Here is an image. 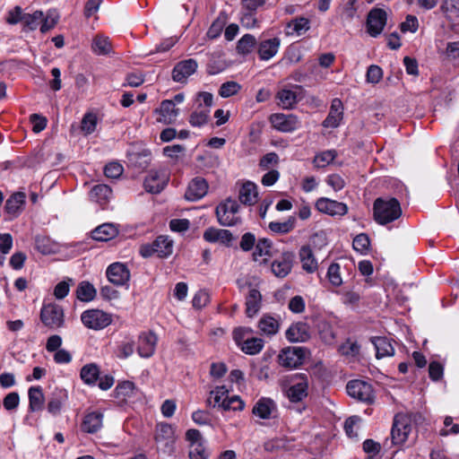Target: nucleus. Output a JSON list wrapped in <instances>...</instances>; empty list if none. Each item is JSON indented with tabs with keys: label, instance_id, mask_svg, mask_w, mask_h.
Wrapping results in <instances>:
<instances>
[{
	"label": "nucleus",
	"instance_id": "9b49d317",
	"mask_svg": "<svg viewBox=\"0 0 459 459\" xmlns=\"http://www.w3.org/2000/svg\"><path fill=\"white\" fill-rule=\"evenodd\" d=\"M272 126L283 133H290L300 127L299 117L293 114L274 113L269 117Z\"/></svg>",
	"mask_w": 459,
	"mask_h": 459
},
{
	"label": "nucleus",
	"instance_id": "864d4df0",
	"mask_svg": "<svg viewBox=\"0 0 459 459\" xmlns=\"http://www.w3.org/2000/svg\"><path fill=\"white\" fill-rule=\"evenodd\" d=\"M98 124L97 115L94 113H86L81 123V129L85 134L93 133Z\"/></svg>",
	"mask_w": 459,
	"mask_h": 459
},
{
	"label": "nucleus",
	"instance_id": "20e7f679",
	"mask_svg": "<svg viewBox=\"0 0 459 459\" xmlns=\"http://www.w3.org/2000/svg\"><path fill=\"white\" fill-rule=\"evenodd\" d=\"M212 95L209 92H200L196 98L197 107L190 116L189 123L193 126H202L208 122L210 108L212 105Z\"/></svg>",
	"mask_w": 459,
	"mask_h": 459
},
{
	"label": "nucleus",
	"instance_id": "1a4fd4ad",
	"mask_svg": "<svg viewBox=\"0 0 459 459\" xmlns=\"http://www.w3.org/2000/svg\"><path fill=\"white\" fill-rule=\"evenodd\" d=\"M387 22V13L378 7L372 8L367 16L366 30L369 36L378 37Z\"/></svg>",
	"mask_w": 459,
	"mask_h": 459
},
{
	"label": "nucleus",
	"instance_id": "f8f14e48",
	"mask_svg": "<svg viewBox=\"0 0 459 459\" xmlns=\"http://www.w3.org/2000/svg\"><path fill=\"white\" fill-rule=\"evenodd\" d=\"M186 438L189 442L190 459H208L209 453L206 451L199 430L188 429L186 433Z\"/></svg>",
	"mask_w": 459,
	"mask_h": 459
},
{
	"label": "nucleus",
	"instance_id": "a878e982",
	"mask_svg": "<svg viewBox=\"0 0 459 459\" xmlns=\"http://www.w3.org/2000/svg\"><path fill=\"white\" fill-rule=\"evenodd\" d=\"M157 336L152 333H143L138 338L137 352L142 358H150L154 354L157 345Z\"/></svg>",
	"mask_w": 459,
	"mask_h": 459
},
{
	"label": "nucleus",
	"instance_id": "49530a36",
	"mask_svg": "<svg viewBox=\"0 0 459 459\" xmlns=\"http://www.w3.org/2000/svg\"><path fill=\"white\" fill-rule=\"evenodd\" d=\"M296 225V218L290 216L287 221L283 222L271 221L269 223V229L275 233L287 234L290 232Z\"/></svg>",
	"mask_w": 459,
	"mask_h": 459
},
{
	"label": "nucleus",
	"instance_id": "39448f33",
	"mask_svg": "<svg viewBox=\"0 0 459 459\" xmlns=\"http://www.w3.org/2000/svg\"><path fill=\"white\" fill-rule=\"evenodd\" d=\"M348 394L367 404H372L375 402V394L372 385L360 379H353L348 382L346 385Z\"/></svg>",
	"mask_w": 459,
	"mask_h": 459
},
{
	"label": "nucleus",
	"instance_id": "4be33fe9",
	"mask_svg": "<svg viewBox=\"0 0 459 459\" xmlns=\"http://www.w3.org/2000/svg\"><path fill=\"white\" fill-rule=\"evenodd\" d=\"M285 338L290 342H305L310 338L309 326L299 321L292 323L285 332Z\"/></svg>",
	"mask_w": 459,
	"mask_h": 459
},
{
	"label": "nucleus",
	"instance_id": "c85d7f7f",
	"mask_svg": "<svg viewBox=\"0 0 459 459\" xmlns=\"http://www.w3.org/2000/svg\"><path fill=\"white\" fill-rule=\"evenodd\" d=\"M102 425L103 414L100 411H91L84 416L81 429L83 432L94 434L102 428Z\"/></svg>",
	"mask_w": 459,
	"mask_h": 459
},
{
	"label": "nucleus",
	"instance_id": "423d86ee",
	"mask_svg": "<svg viewBox=\"0 0 459 459\" xmlns=\"http://www.w3.org/2000/svg\"><path fill=\"white\" fill-rule=\"evenodd\" d=\"M173 242L166 236H159L152 244H144L140 247L143 257L157 255L159 257H167L172 254Z\"/></svg>",
	"mask_w": 459,
	"mask_h": 459
},
{
	"label": "nucleus",
	"instance_id": "473e14b6",
	"mask_svg": "<svg viewBox=\"0 0 459 459\" xmlns=\"http://www.w3.org/2000/svg\"><path fill=\"white\" fill-rule=\"evenodd\" d=\"M273 242L271 239L263 238L255 241L252 259L258 261L259 257L265 256L264 263H266L269 257L273 256Z\"/></svg>",
	"mask_w": 459,
	"mask_h": 459
},
{
	"label": "nucleus",
	"instance_id": "79ce46f5",
	"mask_svg": "<svg viewBox=\"0 0 459 459\" xmlns=\"http://www.w3.org/2000/svg\"><path fill=\"white\" fill-rule=\"evenodd\" d=\"M264 346V341L262 338L252 335L244 342L239 349L247 355H256L263 350Z\"/></svg>",
	"mask_w": 459,
	"mask_h": 459
},
{
	"label": "nucleus",
	"instance_id": "0e129e2a",
	"mask_svg": "<svg viewBox=\"0 0 459 459\" xmlns=\"http://www.w3.org/2000/svg\"><path fill=\"white\" fill-rule=\"evenodd\" d=\"M288 308L294 314L303 313L306 308L305 299L299 295L292 297L289 301Z\"/></svg>",
	"mask_w": 459,
	"mask_h": 459
},
{
	"label": "nucleus",
	"instance_id": "774afa93",
	"mask_svg": "<svg viewBox=\"0 0 459 459\" xmlns=\"http://www.w3.org/2000/svg\"><path fill=\"white\" fill-rule=\"evenodd\" d=\"M363 451L368 454V456H375L379 454L381 450V445L370 438L366 439L362 444Z\"/></svg>",
	"mask_w": 459,
	"mask_h": 459
},
{
	"label": "nucleus",
	"instance_id": "0eeeda50",
	"mask_svg": "<svg viewBox=\"0 0 459 459\" xmlns=\"http://www.w3.org/2000/svg\"><path fill=\"white\" fill-rule=\"evenodd\" d=\"M64 317V310L61 306L55 303L43 305L40 320L47 327L53 330L62 327L65 323Z\"/></svg>",
	"mask_w": 459,
	"mask_h": 459
},
{
	"label": "nucleus",
	"instance_id": "338daca9",
	"mask_svg": "<svg viewBox=\"0 0 459 459\" xmlns=\"http://www.w3.org/2000/svg\"><path fill=\"white\" fill-rule=\"evenodd\" d=\"M123 167L121 164L117 162H110L106 165L104 169V174L107 178H117L123 173Z\"/></svg>",
	"mask_w": 459,
	"mask_h": 459
},
{
	"label": "nucleus",
	"instance_id": "58836bf2",
	"mask_svg": "<svg viewBox=\"0 0 459 459\" xmlns=\"http://www.w3.org/2000/svg\"><path fill=\"white\" fill-rule=\"evenodd\" d=\"M112 195L111 188L107 185H97L90 192L91 200L104 206L108 204Z\"/></svg>",
	"mask_w": 459,
	"mask_h": 459
},
{
	"label": "nucleus",
	"instance_id": "aec40b11",
	"mask_svg": "<svg viewBox=\"0 0 459 459\" xmlns=\"http://www.w3.org/2000/svg\"><path fill=\"white\" fill-rule=\"evenodd\" d=\"M108 281L117 286L126 284L130 279V271L125 264L117 262L111 264L106 272Z\"/></svg>",
	"mask_w": 459,
	"mask_h": 459
},
{
	"label": "nucleus",
	"instance_id": "2f4dec72",
	"mask_svg": "<svg viewBox=\"0 0 459 459\" xmlns=\"http://www.w3.org/2000/svg\"><path fill=\"white\" fill-rule=\"evenodd\" d=\"M370 341L375 347L377 359L394 356V348L387 337L374 336Z\"/></svg>",
	"mask_w": 459,
	"mask_h": 459
},
{
	"label": "nucleus",
	"instance_id": "bb28decb",
	"mask_svg": "<svg viewBox=\"0 0 459 459\" xmlns=\"http://www.w3.org/2000/svg\"><path fill=\"white\" fill-rule=\"evenodd\" d=\"M178 111V108L175 107L174 101L165 100L160 103V108L156 110L159 114L157 120L158 122L167 125L172 124L176 121L179 113Z\"/></svg>",
	"mask_w": 459,
	"mask_h": 459
},
{
	"label": "nucleus",
	"instance_id": "a18cd8bd",
	"mask_svg": "<svg viewBox=\"0 0 459 459\" xmlns=\"http://www.w3.org/2000/svg\"><path fill=\"white\" fill-rule=\"evenodd\" d=\"M76 296L81 301L89 302L94 299L96 290L91 283L82 281L77 287Z\"/></svg>",
	"mask_w": 459,
	"mask_h": 459
},
{
	"label": "nucleus",
	"instance_id": "f704fd0d",
	"mask_svg": "<svg viewBox=\"0 0 459 459\" xmlns=\"http://www.w3.org/2000/svg\"><path fill=\"white\" fill-rule=\"evenodd\" d=\"M280 321L269 314H264L258 322V328L266 336L275 335L280 329Z\"/></svg>",
	"mask_w": 459,
	"mask_h": 459
},
{
	"label": "nucleus",
	"instance_id": "f3484780",
	"mask_svg": "<svg viewBox=\"0 0 459 459\" xmlns=\"http://www.w3.org/2000/svg\"><path fill=\"white\" fill-rule=\"evenodd\" d=\"M25 199L26 195L24 193L17 192L6 200L4 206L5 221H12L21 214L25 205Z\"/></svg>",
	"mask_w": 459,
	"mask_h": 459
},
{
	"label": "nucleus",
	"instance_id": "2eb2a0df",
	"mask_svg": "<svg viewBox=\"0 0 459 459\" xmlns=\"http://www.w3.org/2000/svg\"><path fill=\"white\" fill-rule=\"evenodd\" d=\"M281 39L279 37L270 39L260 38L256 44L258 58L268 61L276 56L281 47Z\"/></svg>",
	"mask_w": 459,
	"mask_h": 459
},
{
	"label": "nucleus",
	"instance_id": "c756f323",
	"mask_svg": "<svg viewBox=\"0 0 459 459\" xmlns=\"http://www.w3.org/2000/svg\"><path fill=\"white\" fill-rule=\"evenodd\" d=\"M299 255L302 264V269L305 272L313 273L317 270L318 264L309 245L302 246L299 249Z\"/></svg>",
	"mask_w": 459,
	"mask_h": 459
},
{
	"label": "nucleus",
	"instance_id": "a19ab883",
	"mask_svg": "<svg viewBox=\"0 0 459 459\" xmlns=\"http://www.w3.org/2000/svg\"><path fill=\"white\" fill-rule=\"evenodd\" d=\"M278 105L283 108H292L298 102L296 91L290 89H281L277 92Z\"/></svg>",
	"mask_w": 459,
	"mask_h": 459
},
{
	"label": "nucleus",
	"instance_id": "052dcab7",
	"mask_svg": "<svg viewBox=\"0 0 459 459\" xmlns=\"http://www.w3.org/2000/svg\"><path fill=\"white\" fill-rule=\"evenodd\" d=\"M383 77V70L379 65H371L368 67L366 80L368 82L378 83Z\"/></svg>",
	"mask_w": 459,
	"mask_h": 459
},
{
	"label": "nucleus",
	"instance_id": "680f3d73",
	"mask_svg": "<svg viewBox=\"0 0 459 459\" xmlns=\"http://www.w3.org/2000/svg\"><path fill=\"white\" fill-rule=\"evenodd\" d=\"M399 28L403 33H406L408 31L412 33L416 32L419 28L418 18L414 15L408 14L405 21L401 22Z\"/></svg>",
	"mask_w": 459,
	"mask_h": 459
},
{
	"label": "nucleus",
	"instance_id": "603ef678",
	"mask_svg": "<svg viewBox=\"0 0 459 459\" xmlns=\"http://www.w3.org/2000/svg\"><path fill=\"white\" fill-rule=\"evenodd\" d=\"M91 48L97 55H106L110 51L111 45L108 38L98 35L92 41Z\"/></svg>",
	"mask_w": 459,
	"mask_h": 459
},
{
	"label": "nucleus",
	"instance_id": "72a5a7b5",
	"mask_svg": "<svg viewBox=\"0 0 459 459\" xmlns=\"http://www.w3.org/2000/svg\"><path fill=\"white\" fill-rule=\"evenodd\" d=\"M118 234V229L113 223H104L91 231V237L98 241H108Z\"/></svg>",
	"mask_w": 459,
	"mask_h": 459
},
{
	"label": "nucleus",
	"instance_id": "cd10ccee",
	"mask_svg": "<svg viewBox=\"0 0 459 459\" xmlns=\"http://www.w3.org/2000/svg\"><path fill=\"white\" fill-rule=\"evenodd\" d=\"M277 410L274 401L268 397H261L252 409V413L262 420H269Z\"/></svg>",
	"mask_w": 459,
	"mask_h": 459
},
{
	"label": "nucleus",
	"instance_id": "7c9ffc66",
	"mask_svg": "<svg viewBox=\"0 0 459 459\" xmlns=\"http://www.w3.org/2000/svg\"><path fill=\"white\" fill-rule=\"evenodd\" d=\"M203 237L209 243H216L225 247L230 246V231L228 230L210 227L204 230Z\"/></svg>",
	"mask_w": 459,
	"mask_h": 459
},
{
	"label": "nucleus",
	"instance_id": "8fccbe9b",
	"mask_svg": "<svg viewBox=\"0 0 459 459\" xmlns=\"http://www.w3.org/2000/svg\"><path fill=\"white\" fill-rule=\"evenodd\" d=\"M352 247L355 251L362 255H367L369 251L370 238L368 234L360 233L357 235L352 241Z\"/></svg>",
	"mask_w": 459,
	"mask_h": 459
},
{
	"label": "nucleus",
	"instance_id": "37998d69",
	"mask_svg": "<svg viewBox=\"0 0 459 459\" xmlns=\"http://www.w3.org/2000/svg\"><path fill=\"white\" fill-rule=\"evenodd\" d=\"M286 27L287 29L292 30L291 32H287V34L295 32L297 35L300 36L310 29V21L304 16H299L290 21Z\"/></svg>",
	"mask_w": 459,
	"mask_h": 459
},
{
	"label": "nucleus",
	"instance_id": "3c124183",
	"mask_svg": "<svg viewBox=\"0 0 459 459\" xmlns=\"http://www.w3.org/2000/svg\"><path fill=\"white\" fill-rule=\"evenodd\" d=\"M361 421V418L358 415H352L346 419L344 422V431L350 438H358V425Z\"/></svg>",
	"mask_w": 459,
	"mask_h": 459
},
{
	"label": "nucleus",
	"instance_id": "bf43d9fd",
	"mask_svg": "<svg viewBox=\"0 0 459 459\" xmlns=\"http://www.w3.org/2000/svg\"><path fill=\"white\" fill-rule=\"evenodd\" d=\"M228 202L230 198H227L224 202L221 203L216 207V216L220 224L223 226H230V215L228 214Z\"/></svg>",
	"mask_w": 459,
	"mask_h": 459
},
{
	"label": "nucleus",
	"instance_id": "6e6d98bb",
	"mask_svg": "<svg viewBox=\"0 0 459 459\" xmlns=\"http://www.w3.org/2000/svg\"><path fill=\"white\" fill-rule=\"evenodd\" d=\"M326 276L333 286L339 287L342 284L339 264L332 263L328 267Z\"/></svg>",
	"mask_w": 459,
	"mask_h": 459
},
{
	"label": "nucleus",
	"instance_id": "a211bd4d",
	"mask_svg": "<svg viewBox=\"0 0 459 459\" xmlns=\"http://www.w3.org/2000/svg\"><path fill=\"white\" fill-rule=\"evenodd\" d=\"M197 67V62L192 58L177 63L172 70L173 81L181 83L186 82L188 77L196 72Z\"/></svg>",
	"mask_w": 459,
	"mask_h": 459
},
{
	"label": "nucleus",
	"instance_id": "f03ea898",
	"mask_svg": "<svg viewBox=\"0 0 459 459\" xmlns=\"http://www.w3.org/2000/svg\"><path fill=\"white\" fill-rule=\"evenodd\" d=\"M153 438L158 452L168 455L174 453L177 437L172 425L167 422L157 423Z\"/></svg>",
	"mask_w": 459,
	"mask_h": 459
},
{
	"label": "nucleus",
	"instance_id": "5fc2aeb1",
	"mask_svg": "<svg viewBox=\"0 0 459 459\" xmlns=\"http://www.w3.org/2000/svg\"><path fill=\"white\" fill-rule=\"evenodd\" d=\"M335 158L336 152L334 150L325 151L316 155L313 163L316 168H324L333 162Z\"/></svg>",
	"mask_w": 459,
	"mask_h": 459
},
{
	"label": "nucleus",
	"instance_id": "dca6fc26",
	"mask_svg": "<svg viewBox=\"0 0 459 459\" xmlns=\"http://www.w3.org/2000/svg\"><path fill=\"white\" fill-rule=\"evenodd\" d=\"M169 178L166 169L151 170L144 180V187L150 193L158 194L166 186Z\"/></svg>",
	"mask_w": 459,
	"mask_h": 459
},
{
	"label": "nucleus",
	"instance_id": "f257e3e1",
	"mask_svg": "<svg viewBox=\"0 0 459 459\" xmlns=\"http://www.w3.org/2000/svg\"><path fill=\"white\" fill-rule=\"evenodd\" d=\"M372 211L374 221L382 226L396 221L403 213L400 202L392 196L376 198Z\"/></svg>",
	"mask_w": 459,
	"mask_h": 459
},
{
	"label": "nucleus",
	"instance_id": "69168bd1",
	"mask_svg": "<svg viewBox=\"0 0 459 459\" xmlns=\"http://www.w3.org/2000/svg\"><path fill=\"white\" fill-rule=\"evenodd\" d=\"M444 367L438 361H431L429 365V376L432 381H439L443 377Z\"/></svg>",
	"mask_w": 459,
	"mask_h": 459
},
{
	"label": "nucleus",
	"instance_id": "4c0bfd02",
	"mask_svg": "<svg viewBox=\"0 0 459 459\" xmlns=\"http://www.w3.org/2000/svg\"><path fill=\"white\" fill-rule=\"evenodd\" d=\"M29 408L31 411H39L43 409L45 396L40 386H31L28 391Z\"/></svg>",
	"mask_w": 459,
	"mask_h": 459
},
{
	"label": "nucleus",
	"instance_id": "ea45409f",
	"mask_svg": "<svg viewBox=\"0 0 459 459\" xmlns=\"http://www.w3.org/2000/svg\"><path fill=\"white\" fill-rule=\"evenodd\" d=\"M256 44L257 40L255 37L247 33L237 42L236 52L242 56H246L256 48Z\"/></svg>",
	"mask_w": 459,
	"mask_h": 459
},
{
	"label": "nucleus",
	"instance_id": "7ed1b4c3",
	"mask_svg": "<svg viewBox=\"0 0 459 459\" xmlns=\"http://www.w3.org/2000/svg\"><path fill=\"white\" fill-rule=\"evenodd\" d=\"M309 351L302 346H289L281 349L277 356L278 364L285 368L293 369L302 366Z\"/></svg>",
	"mask_w": 459,
	"mask_h": 459
},
{
	"label": "nucleus",
	"instance_id": "5701e85b",
	"mask_svg": "<svg viewBox=\"0 0 459 459\" xmlns=\"http://www.w3.org/2000/svg\"><path fill=\"white\" fill-rule=\"evenodd\" d=\"M207 403L222 411L230 410V392L225 385L217 386L210 392Z\"/></svg>",
	"mask_w": 459,
	"mask_h": 459
},
{
	"label": "nucleus",
	"instance_id": "412c9836",
	"mask_svg": "<svg viewBox=\"0 0 459 459\" xmlns=\"http://www.w3.org/2000/svg\"><path fill=\"white\" fill-rule=\"evenodd\" d=\"M236 186L238 187V200L244 205H254L258 199L257 186L252 181L240 183L238 181Z\"/></svg>",
	"mask_w": 459,
	"mask_h": 459
},
{
	"label": "nucleus",
	"instance_id": "9d476101",
	"mask_svg": "<svg viewBox=\"0 0 459 459\" xmlns=\"http://www.w3.org/2000/svg\"><path fill=\"white\" fill-rule=\"evenodd\" d=\"M291 380L298 382L288 388L287 396L291 403H299L308 394V377L305 373H296Z\"/></svg>",
	"mask_w": 459,
	"mask_h": 459
},
{
	"label": "nucleus",
	"instance_id": "4d7b16f0",
	"mask_svg": "<svg viewBox=\"0 0 459 459\" xmlns=\"http://www.w3.org/2000/svg\"><path fill=\"white\" fill-rule=\"evenodd\" d=\"M232 335L236 345L240 348L244 342L253 335V330L249 327H236Z\"/></svg>",
	"mask_w": 459,
	"mask_h": 459
},
{
	"label": "nucleus",
	"instance_id": "09e8293b",
	"mask_svg": "<svg viewBox=\"0 0 459 459\" xmlns=\"http://www.w3.org/2000/svg\"><path fill=\"white\" fill-rule=\"evenodd\" d=\"M440 10L449 20L459 18V0H443Z\"/></svg>",
	"mask_w": 459,
	"mask_h": 459
},
{
	"label": "nucleus",
	"instance_id": "b1692460",
	"mask_svg": "<svg viewBox=\"0 0 459 459\" xmlns=\"http://www.w3.org/2000/svg\"><path fill=\"white\" fill-rule=\"evenodd\" d=\"M294 259L292 252H283L281 256L275 259L271 264L273 273L279 278L286 277L291 271Z\"/></svg>",
	"mask_w": 459,
	"mask_h": 459
},
{
	"label": "nucleus",
	"instance_id": "4468645a",
	"mask_svg": "<svg viewBox=\"0 0 459 459\" xmlns=\"http://www.w3.org/2000/svg\"><path fill=\"white\" fill-rule=\"evenodd\" d=\"M411 431V425L408 419L395 416L391 429V440L394 446H401L406 442Z\"/></svg>",
	"mask_w": 459,
	"mask_h": 459
},
{
	"label": "nucleus",
	"instance_id": "6e6552de",
	"mask_svg": "<svg viewBox=\"0 0 459 459\" xmlns=\"http://www.w3.org/2000/svg\"><path fill=\"white\" fill-rule=\"evenodd\" d=\"M83 325L92 330H101L112 322L111 315L100 309H89L81 315Z\"/></svg>",
	"mask_w": 459,
	"mask_h": 459
},
{
	"label": "nucleus",
	"instance_id": "c03bdc74",
	"mask_svg": "<svg viewBox=\"0 0 459 459\" xmlns=\"http://www.w3.org/2000/svg\"><path fill=\"white\" fill-rule=\"evenodd\" d=\"M80 376L85 384L93 385L100 377V369L95 364H87L82 368Z\"/></svg>",
	"mask_w": 459,
	"mask_h": 459
},
{
	"label": "nucleus",
	"instance_id": "393cba45",
	"mask_svg": "<svg viewBox=\"0 0 459 459\" xmlns=\"http://www.w3.org/2000/svg\"><path fill=\"white\" fill-rule=\"evenodd\" d=\"M208 183L201 177L193 178L185 193L186 200L195 202L202 199L208 192Z\"/></svg>",
	"mask_w": 459,
	"mask_h": 459
},
{
	"label": "nucleus",
	"instance_id": "de8ad7c7",
	"mask_svg": "<svg viewBox=\"0 0 459 459\" xmlns=\"http://www.w3.org/2000/svg\"><path fill=\"white\" fill-rule=\"evenodd\" d=\"M44 20V13L41 11H35L33 13H25L23 18V27L30 30H35Z\"/></svg>",
	"mask_w": 459,
	"mask_h": 459
},
{
	"label": "nucleus",
	"instance_id": "e433bc0d",
	"mask_svg": "<svg viewBox=\"0 0 459 459\" xmlns=\"http://www.w3.org/2000/svg\"><path fill=\"white\" fill-rule=\"evenodd\" d=\"M262 295L256 289H250L246 298V313L247 316H254L261 307Z\"/></svg>",
	"mask_w": 459,
	"mask_h": 459
},
{
	"label": "nucleus",
	"instance_id": "13d9d810",
	"mask_svg": "<svg viewBox=\"0 0 459 459\" xmlns=\"http://www.w3.org/2000/svg\"><path fill=\"white\" fill-rule=\"evenodd\" d=\"M134 384L131 381H124L119 383L116 389V395L117 398L125 400L127 397H131L134 394Z\"/></svg>",
	"mask_w": 459,
	"mask_h": 459
},
{
	"label": "nucleus",
	"instance_id": "ddd939ff",
	"mask_svg": "<svg viewBox=\"0 0 459 459\" xmlns=\"http://www.w3.org/2000/svg\"><path fill=\"white\" fill-rule=\"evenodd\" d=\"M315 207L319 212L330 216H343L349 210L346 204L327 197L318 198Z\"/></svg>",
	"mask_w": 459,
	"mask_h": 459
},
{
	"label": "nucleus",
	"instance_id": "e2e57ef3",
	"mask_svg": "<svg viewBox=\"0 0 459 459\" xmlns=\"http://www.w3.org/2000/svg\"><path fill=\"white\" fill-rule=\"evenodd\" d=\"M256 238L254 233L246 232L242 235L239 241V248L243 252H249L254 249Z\"/></svg>",
	"mask_w": 459,
	"mask_h": 459
},
{
	"label": "nucleus",
	"instance_id": "c9c22d12",
	"mask_svg": "<svg viewBox=\"0 0 459 459\" xmlns=\"http://www.w3.org/2000/svg\"><path fill=\"white\" fill-rule=\"evenodd\" d=\"M227 20V15L221 13L209 28L207 36L210 39H216L223 30L225 39L230 40V26H226Z\"/></svg>",
	"mask_w": 459,
	"mask_h": 459
},
{
	"label": "nucleus",
	"instance_id": "6ab92c4d",
	"mask_svg": "<svg viewBox=\"0 0 459 459\" xmlns=\"http://www.w3.org/2000/svg\"><path fill=\"white\" fill-rule=\"evenodd\" d=\"M344 115V107L342 101L339 98H334L330 106V110L327 117L322 122L325 128H336L338 127Z\"/></svg>",
	"mask_w": 459,
	"mask_h": 459
}]
</instances>
